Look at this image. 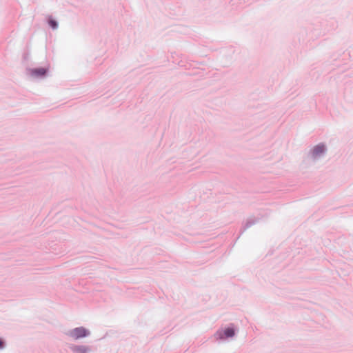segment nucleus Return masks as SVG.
<instances>
[{
  "label": "nucleus",
  "instance_id": "4",
  "mask_svg": "<svg viewBox=\"0 0 353 353\" xmlns=\"http://www.w3.org/2000/svg\"><path fill=\"white\" fill-rule=\"evenodd\" d=\"M46 72V70L44 69V68H39V69H35V70H33L32 73L34 75H37V76H41V75H44Z\"/></svg>",
  "mask_w": 353,
  "mask_h": 353
},
{
  "label": "nucleus",
  "instance_id": "2",
  "mask_svg": "<svg viewBox=\"0 0 353 353\" xmlns=\"http://www.w3.org/2000/svg\"><path fill=\"white\" fill-rule=\"evenodd\" d=\"M218 335L220 339L232 337L234 335V330L232 328L228 327L224 330L223 333L219 332L218 333Z\"/></svg>",
  "mask_w": 353,
  "mask_h": 353
},
{
  "label": "nucleus",
  "instance_id": "7",
  "mask_svg": "<svg viewBox=\"0 0 353 353\" xmlns=\"http://www.w3.org/2000/svg\"><path fill=\"white\" fill-rule=\"evenodd\" d=\"M3 347V342L0 340V348Z\"/></svg>",
  "mask_w": 353,
  "mask_h": 353
},
{
  "label": "nucleus",
  "instance_id": "3",
  "mask_svg": "<svg viewBox=\"0 0 353 353\" xmlns=\"http://www.w3.org/2000/svg\"><path fill=\"white\" fill-rule=\"evenodd\" d=\"M325 151V146L323 145H318L313 149V154L316 156L323 153Z\"/></svg>",
  "mask_w": 353,
  "mask_h": 353
},
{
  "label": "nucleus",
  "instance_id": "1",
  "mask_svg": "<svg viewBox=\"0 0 353 353\" xmlns=\"http://www.w3.org/2000/svg\"><path fill=\"white\" fill-rule=\"evenodd\" d=\"M88 332L83 327H77L70 332V336L75 339L86 336Z\"/></svg>",
  "mask_w": 353,
  "mask_h": 353
},
{
  "label": "nucleus",
  "instance_id": "5",
  "mask_svg": "<svg viewBox=\"0 0 353 353\" xmlns=\"http://www.w3.org/2000/svg\"><path fill=\"white\" fill-rule=\"evenodd\" d=\"M74 351L76 353H86L87 348L84 346H78L74 348Z\"/></svg>",
  "mask_w": 353,
  "mask_h": 353
},
{
  "label": "nucleus",
  "instance_id": "6",
  "mask_svg": "<svg viewBox=\"0 0 353 353\" xmlns=\"http://www.w3.org/2000/svg\"><path fill=\"white\" fill-rule=\"evenodd\" d=\"M49 24L50 25V26L52 28H56L57 27V24L56 21H54V20H50Z\"/></svg>",
  "mask_w": 353,
  "mask_h": 353
}]
</instances>
